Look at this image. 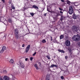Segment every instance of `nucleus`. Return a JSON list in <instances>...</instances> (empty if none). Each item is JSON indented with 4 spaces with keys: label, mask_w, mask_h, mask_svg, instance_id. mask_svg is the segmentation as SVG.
I'll use <instances>...</instances> for the list:
<instances>
[{
    "label": "nucleus",
    "mask_w": 80,
    "mask_h": 80,
    "mask_svg": "<svg viewBox=\"0 0 80 80\" xmlns=\"http://www.w3.org/2000/svg\"><path fill=\"white\" fill-rule=\"evenodd\" d=\"M14 33L15 37V38H16V39L17 40L20 39L21 38V36H19L18 35V29L16 28L14 30Z\"/></svg>",
    "instance_id": "obj_1"
},
{
    "label": "nucleus",
    "mask_w": 80,
    "mask_h": 80,
    "mask_svg": "<svg viewBox=\"0 0 80 80\" xmlns=\"http://www.w3.org/2000/svg\"><path fill=\"white\" fill-rule=\"evenodd\" d=\"M72 39L73 41L74 42H78L80 40V36L79 34H77V35H74V36L72 37Z\"/></svg>",
    "instance_id": "obj_2"
},
{
    "label": "nucleus",
    "mask_w": 80,
    "mask_h": 80,
    "mask_svg": "<svg viewBox=\"0 0 80 80\" xmlns=\"http://www.w3.org/2000/svg\"><path fill=\"white\" fill-rule=\"evenodd\" d=\"M57 15H55V14H52V17L53 18V19L54 21H57L58 20V16H60V14L59 13H56Z\"/></svg>",
    "instance_id": "obj_3"
},
{
    "label": "nucleus",
    "mask_w": 80,
    "mask_h": 80,
    "mask_svg": "<svg viewBox=\"0 0 80 80\" xmlns=\"http://www.w3.org/2000/svg\"><path fill=\"white\" fill-rule=\"evenodd\" d=\"M68 12L70 15H72L73 13V9L72 7L70 6L69 7Z\"/></svg>",
    "instance_id": "obj_4"
},
{
    "label": "nucleus",
    "mask_w": 80,
    "mask_h": 80,
    "mask_svg": "<svg viewBox=\"0 0 80 80\" xmlns=\"http://www.w3.org/2000/svg\"><path fill=\"white\" fill-rule=\"evenodd\" d=\"M65 45L67 47H69L70 46V41L68 40H67L65 42Z\"/></svg>",
    "instance_id": "obj_5"
},
{
    "label": "nucleus",
    "mask_w": 80,
    "mask_h": 80,
    "mask_svg": "<svg viewBox=\"0 0 80 80\" xmlns=\"http://www.w3.org/2000/svg\"><path fill=\"white\" fill-rule=\"evenodd\" d=\"M9 3L10 5L11 6V8H12V9H13V10H15V8L14 7V5H13V4L12 3V1H10L9 2Z\"/></svg>",
    "instance_id": "obj_6"
},
{
    "label": "nucleus",
    "mask_w": 80,
    "mask_h": 80,
    "mask_svg": "<svg viewBox=\"0 0 80 80\" xmlns=\"http://www.w3.org/2000/svg\"><path fill=\"white\" fill-rule=\"evenodd\" d=\"M6 48H6V47L5 46H3L2 47V50L0 51V53H3V52H4V51H5Z\"/></svg>",
    "instance_id": "obj_7"
},
{
    "label": "nucleus",
    "mask_w": 80,
    "mask_h": 80,
    "mask_svg": "<svg viewBox=\"0 0 80 80\" xmlns=\"http://www.w3.org/2000/svg\"><path fill=\"white\" fill-rule=\"evenodd\" d=\"M72 29L73 30V31L74 32H77L78 31V28L76 26H73L72 27Z\"/></svg>",
    "instance_id": "obj_8"
},
{
    "label": "nucleus",
    "mask_w": 80,
    "mask_h": 80,
    "mask_svg": "<svg viewBox=\"0 0 80 80\" xmlns=\"http://www.w3.org/2000/svg\"><path fill=\"white\" fill-rule=\"evenodd\" d=\"M30 45H28L26 49V53H27L28 51H29V50H30Z\"/></svg>",
    "instance_id": "obj_9"
},
{
    "label": "nucleus",
    "mask_w": 80,
    "mask_h": 80,
    "mask_svg": "<svg viewBox=\"0 0 80 80\" xmlns=\"http://www.w3.org/2000/svg\"><path fill=\"white\" fill-rule=\"evenodd\" d=\"M61 17L60 20L61 22H62V20H64V19L65 18V17L63 16H61Z\"/></svg>",
    "instance_id": "obj_10"
},
{
    "label": "nucleus",
    "mask_w": 80,
    "mask_h": 80,
    "mask_svg": "<svg viewBox=\"0 0 80 80\" xmlns=\"http://www.w3.org/2000/svg\"><path fill=\"white\" fill-rule=\"evenodd\" d=\"M4 80H10V78L7 76H4L3 77Z\"/></svg>",
    "instance_id": "obj_11"
},
{
    "label": "nucleus",
    "mask_w": 80,
    "mask_h": 80,
    "mask_svg": "<svg viewBox=\"0 0 80 80\" xmlns=\"http://www.w3.org/2000/svg\"><path fill=\"white\" fill-rule=\"evenodd\" d=\"M77 15L75 14V13H74L72 15L73 18L75 20V19H76L77 18Z\"/></svg>",
    "instance_id": "obj_12"
},
{
    "label": "nucleus",
    "mask_w": 80,
    "mask_h": 80,
    "mask_svg": "<svg viewBox=\"0 0 80 80\" xmlns=\"http://www.w3.org/2000/svg\"><path fill=\"white\" fill-rule=\"evenodd\" d=\"M21 67H22V68H24V67H25V65H24V64H23V63H22V62H20L19 63Z\"/></svg>",
    "instance_id": "obj_13"
},
{
    "label": "nucleus",
    "mask_w": 80,
    "mask_h": 80,
    "mask_svg": "<svg viewBox=\"0 0 80 80\" xmlns=\"http://www.w3.org/2000/svg\"><path fill=\"white\" fill-rule=\"evenodd\" d=\"M32 8H35V9H38V7L36 5H34L32 6Z\"/></svg>",
    "instance_id": "obj_14"
},
{
    "label": "nucleus",
    "mask_w": 80,
    "mask_h": 80,
    "mask_svg": "<svg viewBox=\"0 0 80 80\" xmlns=\"http://www.w3.org/2000/svg\"><path fill=\"white\" fill-rule=\"evenodd\" d=\"M8 22L10 23H12V18H9L8 19Z\"/></svg>",
    "instance_id": "obj_15"
},
{
    "label": "nucleus",
    "mask_w": 80,
    "mask_h": 80,
    "mask_svg": "<svg viewBox=\"0 0 80 80\" xmlns=\"http://www.w3.org/2000/svg\"><path fill=\"white\" fill-rule=\"evenodd\" d=\"M63 38H64V35H63V34L61 35L60 36V40H62V39H63Z\"/></svg>",
    "instance_id": "obj_16"
},
{
    "label": "nucleus",
    "mask_w": 80,
    "mask_h": 80,
    "mask_svg": "<svg viewBox=\"0 0 80 80\" xmlns=\"http://www.w3.org/2000/svg\"><path fill=\"white\" fill-rule=\"evenodd\" d=\"M58 51L60 52H61V53H65V51L63 50H61L60 49H58Z\"/></svg>",
    "instance_id": "obj_17"
},
{
    "label": "nucleus",
    "mask_w": 80,
    "mask_h": 80,
    "mask_svg": "<svg viewBox=\"0 0 80 80\" xmlns=\"http://www.w3.org/2000/svg\"><path fill=\"white\" fill-rule=\"evenodd\" d=\"M34 67H35L37 70H38V68L37 66V63H36L35 64Z\"/></svg>",
    "instance_id": "obj_18"
},
{
    "label": "nucleus",
    "mask_w": 80,
    "mask_h": 80,
    "mask_svg": "<svg viewBox=\"0 0 80 80\" xmlns=\"http://www.w3.org/2000/svg\"><path fill=\"white\" fill-rule=\"evenodd\" d=\"M9 62L10 63H14V61H13V59H11L9 61Z\"/></svg>",
    "instance_id": "obj_19"
},
{
    "label": "nucleus",
    "mask_w": 80,
    "mask_h": 80,
    "mask_svg": "<svg viewBox=\"0 0 80 80\" xmlns=\"http://www.w3.org/2000/svg\"><path fill=\"white\" fill-rule=\"evenodd\" d=\"M46 57H47L48 60H50V56L48 55L47 56H45Z\"/></svg>",
    "instance_id": "obj_20"
},
{
    "label": "nucleus",
    "mask_w": 80,
    "mask_h": 80,
    "mask_svg": "<svg viewBox=\"0 0 80 80\" xmlns=\"http://www.w3.org/2000/svg\"><path fill=\"white\" fill-rule=\"evenodd\" d=\"M42 42L43 43H46V40H45V39H43L42 40Z\"/></svg>",
    "instance_id": "obj_21"
},
{
    "label": "nucleus",
    "mask_w": 80,
    "mask_h": 80,
    "mask_svg": "<svg viewBox=\"0 0 80 80\" xmlns=\"http://www.w3.org/2000/svg\"><path fill=\"white\" fill-rule=\"evenodd\" d=\"M30 14L31 15V16H32V17H33V15H35V14L33 13V12L32 13L30 12Z\"/></svg>",
    "instance_id": "obj_22"
},
{
    "label": "nucleus",
    "mask_w": 80,
    "mask_h": 80,
    "mask_svg": "<svg viewBox=\"0 0 80 80\" xmlns=\"http://www.w3.org/2000/svg\"><path fill=\"white\" fill-rule=\"evenodd\" d=\"M46 80H50V79L49 77H47L46 78Z\"/></svg>",
    "instance_id": "obj_23"
},
{
    "label": "nucleus",
    "mask_w": 80,
    "mask_h": 80,
    "mask_svg": "<svg viewBox=\"0 0 80 80\" xmlns=\"http://www.w3.org/2000/svg\"><path fill=\"white\" fill-rule=\"evenodd\" d=\"M12 13H13V12L12 11H9V14L10 15H12Z\"/></svg>",
    "instance_id": "obj_24"
},
{
    "label": "nucleus",
    "mask_w": 80,
    "mask_h": 80,
    "mask_svg": "<svg viewBox=\"0 0 80 80\" xmlns=\"http://www.w3.org/2000/svg\"><path fill=\"white\" fill-rule=\"evenodd\" d=\"M70 3H71V2H70L69 1H67V4H70Z\"/></svg>",
    "instance_id": "obj_25"
},
{
    "label": "nucleus",
    "mask_w": 80,
    "mask_h": 80,
    "mask_svg": "<svg viewBox=\"0 0 80 80\" xmlns=\"http://www.w3.org/2000/svg\"><path fill=\"white\" fill-rule=\"evenodd\" d=\"M56 12L55 11H51V13L53 14V13H56Z\"/></svg>",
    "instance_id": "obj_26"
},
{
    "label": "nucleus",
    "mask_w": 80,
    "mask_h": 80,
    "mask_svg": "<svg viewBox=\"0 0 80 80\" xmlns=\"http://www.w3.org/2000/svg\"><path fill=\"white\" fill-rule=\"evenodd\" d=\"M53 67H54L53 64L50 67V68H53Z\"/></svg>",
    "instance_id": "obj_27"
},
{
    "label": "nucleus",
    "mask_w": 80,
    "mask_h": 80,
    "mask_svg": "<svg viewBox=\"0 0 80 80\" xmlns=\"http://www.w3.org/2000/svg\"><path fill=\"white\" fill-rule=\"evenodd\" d=\"M36 53H37V52H35L33 53V54H32V56H35Z\"/></svg>",
    "instance_id": "obj_28"
},
{
    "label": "nucleus",
    "mask_w": 80,
    "mask_h": 80,
    "mask_svg": "<svg viewBox=\"0 0 80 80\" xmlns=\"http://www.w3.org/2000/svg\"><path fill=\"white\" fill-rule=\"evenodd\" d=\"M61 78L62 79V80H63V79H64L63 76H62L61 77Z\"/></svg>",
    "instance_id": "obj_29"
},
{
    "label": "nucleus",
    "mask_w": 80,
    "mask_h": 80,
    "mask_svg": "<svg viewBox=\"0 0 80 80\" xmlns=\"http://www.w3.org/2000/svg\"><path fill=\"white\" fill-rule=\"evenodd\" d=\"M58 8L60 10H61V11L63 10V9H62L60 8Z\"/></svg>",
    "instance_id": "obj_30"
},
{
    "label": "nucleus",
    "mask_w": 80,
    "mask_h": 80,
    "mask_svg": "<svg viewBox=\"0 0 80 80\" xmlns=\"http://www.w3.org/2000/svg\"><path fill=\"white\" fill-rule=\"evenodd\" d=\"M69 53H71V52H72V50L71 49H69Z\"/></svg>",
    "instance_id": "obj_31"
},
{
    "label": "nucleus",
    "mask_w": 80,
    "mask_h": 80,
    "mask_svg": "<svg viewBox=\"0 0 80 80\" xmlns=\"http://www.w3.org/2000/svg\"><path fill=\"white\" fill-rule=\"evenodd\" d=\"M33 60V57H31L30 58V60L31 61H32V60Z\"/></svg>",
    "instance_id": "obj_32"
},
{
    "label": "nucleus",
    "mask_w": 80,
    "mask_h": 80,
    "mask_svg": "<svg viewBox=\"0 0 80 80\" xmlns=\"http://www.w3.org/2000/svg\"><path fill=\"white\" fill-rule=\"evenodd\" d=\"M78 45L79 47H80V42H79L78 43Z\"/></svg>",
    "instance_id": "obj_33"
},
{
    "label": "nucleus",
    "mask_w": 80,
    "mask_h": 80,
    "mask_svg": "<svg viewBox=\"0 0 80 80\" xmlns=\"http://www.w3.org/2000/svg\"><path fill=\"white\" fill-rule=\"evenodd\" d=\"M6 37H7V34H5L3 37V38H6Z\"/></svg>",
    "instance_id": "obj_34"
},
{
    "label": "nucleus",
    "mask_w": 80,
    "mask_h": 80,
    "mask_svg": "<svg viewBox=\"0 0 80 80\" xmlns=\"http://www.w3.org/2000/svg\"><path fill=\"white\" fill-rule=\"evenodd\" d=\"M3 72H4V73H7V70H3Z\"/></svg>",
    "instance_id": "obj_35"
},
{
    "label": "nucleus",
    "mask_w": 80,
    "mask_h": 80,
    "mask_svg": "<svg viewBox=\"0 0 80 80\" xmlns=\"http://www.w3.org/2000/svg\"><path fill=\"white\" fill-rule=\"evenodd\" d=\"M12 8H10L9 9V11H12Z\"/></svg>",
    "instance_id": "obj_36"
},
{
    "label": "nucleus",
    "mask_w": 80,
    "mask_h": 80,
    "mask_svg": "<svg viewBox=\"0 0 80 80\" xmlns=\"http://www.w3.org/2000/svg\"><path fill=\"white\" fill-rule=\"evenodd\" d=\"M25 45L23 44L22 45V47H25Z\"/></svg>",
    "instance_id": "obj_37"
},
{
    "label": "nucleus",
    "mask_w": 80,
    "mask_h": 80,
    "mask_svg": "<svg viewBox=\"0 0 80 80\" xmlns=\"http://www.w3.org/2000/svg\"><path fill=\"white\" fill-rule=\"evenodd\" d=\"M3 2V3H5V0H1Z\"/></svg>",
    "instance_id": "obj_38"
},
{
    "label": "nucleus",
    "mask_w": 80,
    "mask_h": 80,
    "mask_svg": "<svg viewBox=\"0 0 80 80\" xmlns=\"http://www.w3.org/2000/svg\"><path fill=\"white\" fill-rule=\"evenodd\" d=\"M65 58L66 60H67V58H68V56H65Z\"/></svg>",
    "instance_id": "obj_39"
},
{
    "label": "nucleus",
    "mask_w": 80,
    "mask_h": 80,
    "mask_svg": "<svg viewBox=\"0 0 80 80\" xmlns=\"http://www.w3.org/2000/svg\"><path fill=\"white\" fill-rule=\"evenodd\" d=\"M28 58H26L25 59V61H28Z\"/></svg>",
    "instance_id": "obj_40"
},
{
    "label": "nucleus",
    "mask_w": 80,
    "mask_h": 80,
    "mask_svg": "<svg viewBox=\"0 0 80 80\" xmlns=\"http://www.w3.org/2000/svg\"><path fill=\"white\" fill-rule=\"evenodd\" d=\"M54 67H58V66L56 65H54Z\"/></svg>",
    "instance_id": "obj_41"
},
{
    "label": "nucleus",
    "mask_w": 80,
    "mask_h": 80,
    "mask_svg": "<svg viewBox=\"0 0 80 80\" xmlns=\"http://www.w3.org/2000/svg\"><path fill=\"white\" fill-rule=\"evenodd\" d=\"M61 1L62 2H65V1L64 0H61Z\"/></svg>",
    "instance_id": "obj_42"
},
{
    "label": "nucleus",
    "mask_w": 80,
    "mask_h": 80,
    "mask_svg": "<svg viewBox=\"0 0 80 80\" xmlns=\"http://www.w3.org/2000/svg\"><path fill=\"white\" fill-rule=\"evenodd\" d=\"M44 16H45V17H46V16H47V13L44 14Z\"/></svg>",
    "instance_id": "obj_43"
},
{
    "label": "nucleus",
    "mask_w": 80,
    "mask_h": 80,
    "mask_svg": "<svg viewBox=\"0 0 80 80\" xmlns=\"http://www.w3.org/2000/svg\"><path fill=\"white\" fill-rule=\"evenodd\" d=\"M60 13H62H62H63V12H62V11H60Z\"/></svg>",
    "instance_id": "obj_44"
},
{
    "label": "nucleus",
    "mask_w": 80,
    "mask_h": 80,
    "mask_svg": "<svg viewBox=\"0 0 80 80\" xmlns=\"http://www.w3.org/2000/svg\"><path fill=\"white\" fill-rule=\"evenodd\" d=\"M74 6H75L76 7H77V6H78V5H76V4H74Z\"/></svg>",
    "instance_id": "obj_45"
},
{
    "label": "nucleus",
    "mask_w": 80,
    "mask_h": 80,
    "mask_svg": "<svg viewBox=\"0 0 80 80\" xmlns=\"http://www.w3.org/2000/svg\"><path fill=\"white\" fill-rule=\"evenodd\" d=\"M48 12H50V13H51L52 12V11H50V10H49Z\"/></svg>",
    "instance_id": "obj_46"
},
{
    "label": "nucleus",
    "mask_w": 80,
    "mask_h": 80,
    "mask_svg": "<svg viewBox=\"0 0 80 80\" xmlns=\"http://www.w3.org/2000/svg\"><path fill=\"white\" fill-rule=\"evenodd\" d=\"M0 80H3V79H2V78H0Z\"/></svg>",
    "instance_id": "obj_47"
},
{
    "label": "nucleus",
    "mask_w": 80,
    "mask_h": 80,
    "mask_svg": "<svg viewBox=\"0 0 80 80\" xmlns=\"http://www.w3.org/2000/svg\"><path fill=\"white\" fill-rule=\"evenodd\" d=\"M27 5V3L26 4H25V5L26 6H28V5Z\"/></svg>",
    "instance_id": "obj_48"
},
{
    "label": "nucleus",
    "mask_w": 80,
    "mask_h": 80,
    "mask_svg": "<svg viewBox=\"0 0 80 80\" xmlns=\"http://www.w3.org/2000/svg\"><path fill=\"white\" fill-rule=\"evenodd\" d=\"M47 11H48H48H49V10H48V8H47Z\"/></svg>",
    "instance_id": "obj_49"
},
{
    "label": "nucleus",
    "mask_w": 80,
    "mask_h": 80,
    "mask_svg": "<svg viewBox=\"0 0 80 80\" xmlns=\"http://www.w3.org/2000/svg\"><path fill=\"white\" fill-rule=\"evenodd\" d=\"M28 32H30V31L29 30V29L28 28Z\"/></svg>",
    "instance_id": "obj_50"
},
{
    "label": "nucleus",
    "mask_w": 80,
    "mask_h": 80,
    "mask_svg": "<svg viewBox=\"0 0 80 80\" xmlns=\"http://www.w3.org/2000/svg\"><path fill=\"white\" fill-rule=\"evenodd\" d=\"M50 38H51V39H52V36H51Z\"/></svg>",
    "instance_id": "obj_51"
},
{
    "label": "nucleus",
    "mask_w": 80,
    "mask_h": 80,
    "mask_svg": "<svg viewBox=\"0 0 80 80\" xmlns=\"http://www.w3.org/2000/svg\"><path fill=\"white\" fill-rule=\"evenodd\" d=\"M49 30L51 31V32H52V31L51 30V29H49Z\"/></svg>",
    "instance_id": "obj_52"
},
{
    "label": "nucleus",
    "mask_w": 80,
    "mask_h": 80,
    "mask_svg": "<svg viewBox=\"0 0 80 80\" xmlns=\"http://www.w3.org/2000/svg\"><path fill=\"white\" fill-rule=\"evenodd\" d=\"M55 57H56V56H54V58H55Z\"/></svg>",
    "instance_id": "obj_53"
},
{
    "label": "nucleus",
    "mask_w": 80,
    "mask_h": 80,
    "mask_svg": "<svg viewBox=\"0 0 80 80\" xmlns=\"http://www.w3.org/2000/svg\"><path fill=\"white\" fill-rule=\"evenodd\" d=\"M63 12H65V10H62Z\"/></svg>",
    "instance_id": "obj_54"
},
{
    "label": "nucleus",
    "mask_w": 80,
    "mask_h": 80,
    "mask_svg": "<svg viewBox=\"0 0 80 80\" xmlns=\"http://www.w3.org/2000/svg\"><path fill=\"white\" fill-rule=\"evenodd\" d=\"M52 40H53L52 39H51V41H52Z\"/></svg>",
    "instance_id": "obj_55"
},
{
    "label": "nucleus",
    "mask_w": 80,
    "mask_h": 80,
    "mask_svg": "<svg viewBox=\"0 0 80 80\" xmlns=\"http://www.w3.org/2000/svg\"><path fill=\"white\" fill-rule=\"evenodd\" d=\"M54 67H55V65L53 64Z\"/></svg>",
    "instance_id": "obj_56"
},
{
    "label": "nucleus",
    "mask_w": 80,
    "mask_h": 80,
    "mask_svg": "<svg viewBox=\"0 0 80 80\" xmlns=\"http://www.w3.org/2000/svg\"><path fill=\"white\" fill-rule=\"evenodd\" d=\"M39 63H40V62H39Z\"/></svg>",
    "instance_id": "obj_57"
},
{
    "label": "nucleus",
    "mask_w": 80,
    "mask_h": 80,
    "mask_svg": "<svg viewBox=\"0 0 80 80\" xmlns=\"http://www.w3.org/2000/svg\"><path fill=\"white\" fill-rule=\"evenodd\" d=\"M53 23H54V21H53Z\"/></svg>",
    "instance_id": "obj_58"
}]
</instances>
